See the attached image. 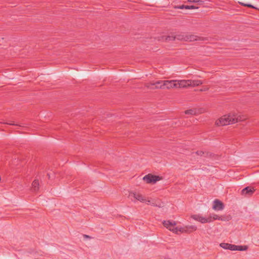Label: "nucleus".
<instances>
[{"label":"nucleus","mask_w":259,"mask_h":259,"mask_svg":"<svg viewBox=\"0 0 259 259\" xmlns=\"http://www.w3.org/2000/svg\"><path fill=\"white\" fill-rule=\"evenodd\" d=\"M163 225L166 229L177 234L190 233L197 229V227L194 225L178 226L175 221L169 220L163 221Z\"/></svg>","instance_id":"obj_1"},{"label":"nucleus","mask_w":259,"mask_h":259,"mask_svg":"<svg viewBox=\"0 0 259 259\" xmlns=\"http://www.w3.org/2000/svg\"><path fill=\"white\" fill-rule=\"evenodd\" d=\"M203 83L202 81L198 79L177 80V89L197 87L202 84Z\"/></svg>","instance_id":"obj_2"},{"label":"nucleus","mask_w":259,"mask_h":259,"mask_svg":"<svg viewBox=\"0 0 259 259\" xmlns=\"http://www.w3.org/2000/svg\"><path fill=\"white\" fill-rule=\"evenodd\" d=\"M128 197L133 201H138L140 202L145 203L147 204H152L151 201L140 192L130 191Z\"/></svg>","instance_id":"obj_3"},{"label":"nucleus","mask_w":259,"mask_h":259,"mask_svg":"<svg viewBox=\"0 0 259 259\" xmlns=\"http://www.w3.org/2000/svg\"><path fill=\"white\" fill-rule=\"evenodd\" d=\"M226 114L228 116L229 120H230V124L244 121L246 119L245 115L240 112L235 111H231Z\"/></svg>","instance_id":"obj_4"},{"label":"nucleus","mask_w":259,"mask_h":259,"mask_svg":"<svg viewBox=\"0 0 259 259\" xmlns=\"http://www.w3.org/2000/svg\"><path fill=\"white\" fill-rule=\"evenodd\" d=\"M162 180V177L159 176L149 174L143 178V180L146 184H155L157 182Z\"/></svg>","instance_id":"obj_5"},{"label":"nucleus","mask_w":259,"mask_h":259,"mask_svg":"<svg viewBox=\"0 0 259 259\" xmlns=\"http://www.w3.org/2000/svg\"><path fill=\"white\" fill-rule=\"evenodd\" d=\"M186 33L185 32H179L176 34L175 35H172L171 36H162L161 38L162 40L165 41H171L175 40V39H178L179 40L186 41Z\"/></svg>","instance_id":"obj_6"},{"label":"nucleus","mask_w":259,"mask_h":259,"mask_svg":"<svg viewBox=\"0 0 259 259\" xmlns=\"http://www.w3.org/2000/svg\"><path fill=\"white\" fill-rule=\"evenodd\" d=\"M220 246L225 249L231 250L243 251L248 249L247 245H235L232 244H220Z\"/></svg>","instance_id":"obj_7"},{"label":"nucleus","mask_w":259,"mask_h":259,"mask_svg":"<svg viewBox=\"0 0 259 259\" xmlns=\"http://www.w3.org/2000/svg\"><path fill=\"white\" fill-rule=\"evenodd\" d=\"M209 220L210 219V223L212 222L215 220H219L221 221H229L231 220L232 218L230 215H219L215 213H212L208 217Z\"/></svg>","instance_id":"obj_8"},{"label":"nucleus","mask_w":259,"mask_h":259,"mask_svg":"<svg viewBox=\"0 0 259 259\" xmlns=\"http://www.w3.org/2000/svg\"><path fill=\"white\" fill-rule=\"evenodd\" d=\"M230 121L228 116L225 114L216 120L215 124L218 126H225L230 124Z\"/></svg>","instance_id":"obj_9"},{"label":"nucleus","mask_w":259,"mask_h":259,"mask_svg":"<svg viewBox=\"0 0 259 259\" xmlns=\"http://www.w3.org/2000/svg\"><path fill=\"white\" fill-rule=\"evenodd\" d=\"M191 218L202 224L210 223L208 217L203 216L201 214H195L191 215Z\"/></svg>","instance_id":"obj_10"},{"label":"nucleus","mask_w":259,"mask_h":259,"mask_svg":"<svg viewBox=\"0 0 259 259\" xmlns=\"http://www.w3.org/2000/svg\"><path fill=\"white\" fill-rule=\"evenodd\" d=\"M163 80H157L155 82H151L147 83L146 85V87L149 89H163Z\"/></svg>","instance_id":"obj_11"},{"label":"nucleus","mask_w":259,"mask_h":259,"mask_svg":"<svg viewBox=\"0 0 259 259\" xmlns=\"http://www.w3.org/2000/svg\"><path fill=\"white\" fill-rule=\"evenodd\" d=\"M163 89H177V80H163Z\"/></svg>","instance_id":"obj_12"},{"label":"nucleus","mask_w":259,"mask_h":259,"mask_svg":"<svg viewBox=\"0 0 259 259\" xmlns=\"http://www.w3.org/2000/svg\"><path fill=\"white\" fill-rule=\"evenodd\" d=\"M225 208L224 204L219 199H215L212 202V209L215 211H222Z\"/></svg>","instance_id":"obj_13"},{"label":"nucleus","mask_w":259,"mask_h":259,"mask_svg":"<svg viewBox=\"0 0 259 259\" xmlns=\"http://www.w3.org/2000/svg\"><path fill=\"white\" fill-rule=\"evenodd\" d=\"M185 38L186 41H193L202 40L200 37L189 33H186V36Z\"/></svg>","instance_id":"obj_14"},{"label":"nucleus","mask_w":259,"mask_h":259,"mask_svg":"<svg viewBox=\"0 0 259 259\" xmlns=\"http://www.w3.org/2000/svg\"><path fill=\"white\" fill-rule=\"evenodd\" d=\"M254 192V189L253 188L250 187H247L243 189L241 193L243 195H250Z\"/></svg>","instance_id":"obj_15"},{"label":"nucleus","mask_w":259,"mask_h":259,"mask_svg":"<svg viewBox=\"0 0 259 259\" xmlns=\"http://www.w3.org/2000/svg\"><path fill=\"white\" fill-rule=\"evenodd\" d=\"M205 112L204 109H202L199 111H197L196 109H189L185 111L186 114L195 115L198 113H202Z\"/></svg>","instance_id":"obj_16"},{"label":"nucleus","mask_w":259,"mask_h":259,"mask_svg":"<svg viewBox=\"0 0 259 259\" xmlns=\"http://www.w3.org/2000/svg\"><path fill=\"white\" fill-rule=\"evenodd\" d=\"M39 183L38 180H34L32 183V189L34 192H36L39 189Z\"/></svg>","instance_id":"obj_17"},{"label":"nucleus","mask_w":259,"mask_h":259,"mask_svg":"<svg viewBox=\"0 0 259 259\" xmlns=\"http://www.w3.org/2000/svg\"><path fill=\"white\" fill-rule=\"evenodd\" d=\"M82 237L84 239H93V241H96V240L95 239V237L89 236L87 235H83Z\"/></svg>","instance_id":"obj_18"},{"label":"nucleus","mask_w":259,"mask_h":259,"mask_svg":"<svg viewBox=\"0 0 259 259\" xmlns=\"http://www.w3.org/2000/svg\"><path fill=\"white\" fill-rule=\"evenodd\" d=\"M240 4L244 6H246V7H249V8H254V9H256V8H255L254 7H253L252 5H251L250 4H245V3H240Z\"/></svg>","instance_id":"obj_19"},{"label":"nucleus","mask_w":259,"mask_h":259,"mask_svg":"<svg viewBox=\"0 0 259 259\" xmlns=\"http://www.w3.org/2000/svg\"><path fill=\"white\" fill-rule=\"evenodd\" d=\"M197 7H195L193 6H186L185 7V9H197Z\"/></svg>","instance_id":"obj_20"},{"label":"nucleus","mask_w":259,"mask_h":259,"mask_svg":"<svg viewBox=\"0 0 259 259\" xmlns=\"http://www.w3.org/2000/svg\"><path fill=\"white\" fill-rule=\"evenodd\" d=\"M190 3H198L201 2V0H187Z\"/></svg>","instance_id":"obj_21"},{"label":"nucleus","mask_w":259,"mask_h":259,"mask_svg":"<svg viewBox=\"0 0 259 259\" xmlns=\"http://www.w3.org/2000/svg\"><path fill=\"white\" fill-rule=\"evenodd\" d=\"M208 89H209V88L208 87H206H206H203L202 88V89H201L200 90V91H201V92H204V91H206L208 90Z\"/></svg>","instance_id":"obj_22"},{"label":"nucleus","mask_w":259,"mask_h":259,"mask_svg":"<svg viewBox=\"0 0 259 259\" xmlns=\"http://www.w3.org/2000/svg\"><path fill=\"white\" fill-rule=\"evenodd\" d=\"M186 6L182 5V6H180V7H179V8H180V9H184V8H185V7H186Z\"/></svg>","instance_id":"obj_23"},{"label":"nucleus","mask_w":259,"mask_h":259,"mask_svg":"<svg viewBox=\"0 0 259 259\" xmlns=\"http://www.w3.org/2000/svg\"><path fill=\"white\" fill-rule=\"evenodd\" d=\"M7 124H10V125H16L15 123H6Z\"/></svg>","instance_id":"obj_24"}]
</instances>
